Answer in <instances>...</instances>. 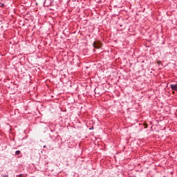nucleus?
Masks as SVG:
<instances>
[{
  "label": "nucleus",
  "instance_id": "nucleus-1",
  "mask_svg": "<svg viewBox=\"0 0 177 177\" xmlns=\"http://www.w3.org/2000/svg\"><path fill=\"white\" fill-rule=\"evenodd\" d=\"M93 48H95L96 49H100V46L99 45V43L94 41L93 44Z\"/></svg>",
  "mask_w": 177,
  "mask_h": 177
},
{
  "label": "nucleus",
  "instance_id": "nucleus-2",
  "mask_svg": "<svg viewBox=\"0 0 177 177\" xmlns=\"http://www.w3.org/2000/svg\"><path fill=\"white\" fill-rule=\"evenodd\" d=\"M170 88L172 89V91H176L177 92V84H170Z\"/></svg>",
  "mask_w": 177,
  "mask_h": 177
},
{
  "label": "nucleus",
  "instance_id": "nucleus-3",
  "mask_svg": "<svg viewBox=\"0 0 177 177\" xmlns=\"http://www.w3.org/2000/svg\"><path fill=\"white\" fill-rule=\"evenodd\" d=\"M21 151H15V156H19V154H20Z\"/></svg>",
  "mask_w": 177,
  "mask_h": 177
},
{
  "label": "nucleus",
  "instance_id": "nucleus-4",
  "mask_svg": "<svg viewBox=\"0 0 177 177\" xmlns=\"http://www.w3.org/2000/svg\"><path fill=\"white\" fill-rule=\"evenodd\" d=\"M46 2H48V0H45V1H44V6H48V4H46Z\"/></svg>",
  "mask_w": 177,
  "mask_h": 177
},
{
  "label": "nucleus",
  "instance_id": "nucleus-5",
  "mask_svg": "<svg viewBox=\"0 0 177 177\" xmlns=\"http://www.w3.org/2000/svg\"><path fill=\"white\" fill-rule=\"evenodd\" d=\"M19 177H23V174H19Z\"/></svg>",
  "mask_w": 177,
  "mask_h": 177
},
{
  "label": "nucleus",
  "instance_id": "nucleus-6",
  "mask_svg": "<svg viewBox=\"0 0 177 177\" xmlns=\"http://www.w3.org/2000/svg\"><path fill=\"white\" fill-rule=\"evenodd\" d=\"M3 177H8V175H3Z\"/></svg>",
  "mask_w": 177,
  "mask_h": 177
},
{
  "label": "nucleus",
  "instance_id": "nucleus-7",
  "mask_svg": "<svg viewBox=\"0 0 177 177\" xmlns=\"http://www.w3.org/2000/svg\"><path fill=\"white\" fill-rule=\"evenodd\" d=\"M173 93H175V91H173Z\"/></svg>",
  "mask_w": 177,
  "mask_h": 177
},
{
  "label": "nucleus",
  "instance_id": "nucleus-8",
  "mask_svg": "<svg viewBox=\"0 0 177 177\" xmlns=\"http://www.w3.org/2000/svg\"><path fill=\"white\" fill-rule=\"evenodd\" d=\"M44 147H46V146H44Z\"/></svg>",
  "mask_w": 177,
  "mask_h": 177
}]
</instances>
